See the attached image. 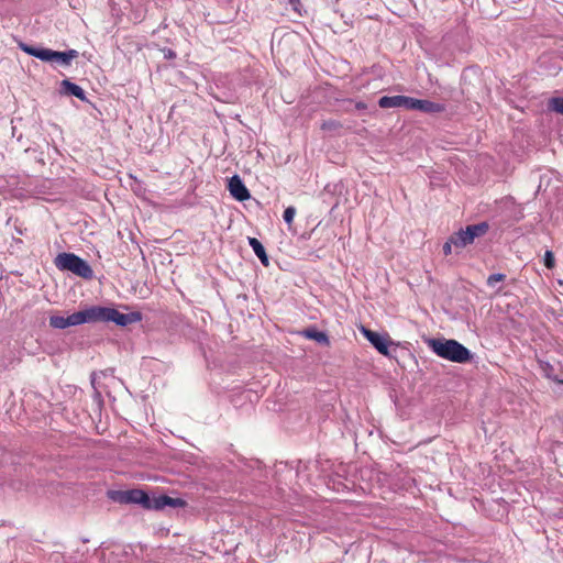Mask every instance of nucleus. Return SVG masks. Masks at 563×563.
<instances>
[{
    "label": "nucleus",
    "instance_id": "nucleus-8",
    "mask_svg": "<svg viewBox=\"0 0 563 563\" xmlns=\"http://www.w3.org/2000/svg\"><path fill=\"white\" fill-rule=\"evenodd\" d=\"M78 56V52L76 49H69L66 52H56L49 48H46L44 60L43 62H57L60 65L68 66L73 59Z\"/></svg>",
    "mask_w": 563,
    "mask_h": 563
},
{
    "label": "nucleus",
    "instance_id": "nucleus-20",
    "mask_svg": "<svg viewBox=\"0 0 563 563\" xmlns=\"http://www.w3.org/2000/svg\"><path fill=\"white\" fill-rule=\"evenodd\" d=\"M342 124L336 120H328L321 124V129L325 131H335L340 129Z\"/></svg>",
    "mask_w": 563,
    "mask_h": 563
},
{
    "label": "nucleus",
    "instance_id": "nucleus-6",
    "mask_svg": "<svg viewBox=\"0 0 563 563\" xmlns=\"http://www.w3.org/2000/svg\"><path fill=\"white\" fill-rule=\"evenodd\" d=\"M412 97L407 96H383L378 100V106L383 109L405 108L411 110Z\"/></svg>",
    "mask_w": 563,
    "mask_h": 563
},
{
    "label": "nucleus",
    "instance_id": "nucleus-13",
    "mask_svg": "<svg viewBox=\"0 0 563 563\" xmlns=\"http://www.w3.org/2000/svg\"><path fill=\"white\" fill-rule=\"evenodd\" d=\"M60 92L66 96H75L81 101L87 100L84 89L68 79L62 80Z\"/></svg>",
    "mask_w": 563,
    "mask_h": 563
},
{
    "label": "nucleus",
    "instance_id": "nucleus-22",
    "mask_svg": "<svg viewBox=\"0 0 563 563\" xmlns=\"http://www.w3.org/2000/svg\"><path fill=\"white\" fill-rule=\"evenodd\" d=\"M296 214V209L295 207H287L284 211V214H283V218H284V221L287 223V224H291L292 220H294V217Z\"/></svg>",
    "mask_w": 563,
    "mask_h": 563
},
{
    "label": "nucleus",
    "instance_id": "nucleus-25",
    "mask_svg": "<svg viewBox=\"0 0 563 563\" xmlns=\"http://www.w3.org/2000/svg\"><path fill=\"white\" fill-rule=\"evenodd\" d=\"M355 108L357 110H365L367 108L366 103L362 102V101H358L355 103Z\"/></svg>",
    "mask_w": 563,
    "mask_h": 563
},
{
    "label": "nucleus",
    "instance_id": "nucleus-12",
    "mask_svg": "<svg viewBox=\"0 0 563 563\" xmlns=\"http://www.w3.org/2000/svg\"><path fill=\"white\" fill-rule=\"evenodd\" d=\"M128 504H137L144 509L151 510L152 498L142 489H129Z\"/></svg>",
    "mask_w": 563,
    "mask_h": 563
},
{
    "label": "nucleus",
    "instance_id": "nucleus-11",
    "mask_svg": "<svg viewBox=\"0 0 563 563\" xmlns=\"http://www.w3.org/2000/svg\"><path fill=\"white\" fill-rule=\"evenodd\" d=\"M411 110H418L423 113H440L445 110V106L430 100L412 98Z\"/></svg>",
    "mask_w": 563,
    "mask_h": 563
},
{
    "label": "nucleus",
    "instance_id": "nucleus-2",
    "mask_svg": "<svg viewBox=\"0 0 563 563\" xmlns=\"http://www.w3.org/2000/svg\"><path fill=\"white\" fill-rule=\"evenodd\" d=\"M54 263L58 269L71 272L81 278L91 279L93 277L90 265L74 253H59Z\"/></svg>",
    "mask_w": 563,
    "mask_h": 563
},
{
    "label": "nucleus",
    "instance_id": "nucleus-3",
    "mask_svg": "<svg viewBox=\"0 0 563 563\" xmlns=\"http://www.w3.org/2000/svg\"><path fill=\"white\" fill-rule=\"evenodd\" d=\"M96 322H114L117 325L126 327L141 321V312L122 313L114 308L95 306Z\"/></svg>",
    "mask_w": 563,
    "mask_h": 563
},
{
    "label": "nucleus",
    "instance_id": "nucleus-19",
    "mask_svg": "<svg viewBox=\"0 0 563 563\" xmlns=\"http://www.w3.org/2000/svg\"><path fill=\"white\" fill-rule=\"evenodd\" d=\"M548 108L556 113L563 114V98L554 97L549 100Z\"/></svg>",
    "mask_w": 563,
    "mask_h": 563
},
{
    "label": "nucleus",
    "instance_id": "nucleus-18",
    "mask_svg": "<svg viewBox=\"0 0 563 563\" xmlns=\"http://www.w3.org/2000/svg\"><path fill=\"white\" fill-rule=\"evenodd\" d=\"M49 325L54 329L68 328L67 318L62 316H52L49 318Z\"/></svg>",
    "mask_w": 563,
    "mask_h": 563
},
{
    "label": "nucleus",
    "instance_id": "nucleus-7",
    "mask_svg": "<svg viewBox=\"0 0 563 563\" xmlns=\"http://www.w3.org/2000/svg\"><path fill=\"white\" fill-rule=\"evenodd\" d=\"M229 191L238 201H245L251 198V194L240 176L234 175L229 179Z\"/></svg>",
    "mask_w": 563,
    "mask_h": 563
},
{
    "label": "nucleus",
    "instance_id": "nucleus-17",
    "mask_svg": "<svg viewBox=\"0 0 563 563\" xmlns=\"http://www.w3.org/2000/svg\"><path fill=\"white\" fill-rule=\"evenodd\" d=\"M107 495L114 503L128 504V490H109Z\"/></svg>",
    "mask_w": 563,
    "mask_h": 563
},
{
    "label": "nucleus",
    "instance_id": "nucleus-23",
    "mask_svg": "<svg viewBox=\"0 0 563 563\" xmlns=\"http://www.w3.org/2000/svg\"><path fill=\"white\" fill-rule=\"evenodd\" d=\"M506 278L504 274H492L487 278V285L494 286L497 282H501Z\"/></svg>",
    "mask_w": 563,
    "mask_h": 563
},
{
    "label": "nucleus",
    "instance_id": "nucleus-14",
    "mask_svg": "<svg viewBox=\"0 0 563 563\" xmlns=\"http://www.w3.org/2000/svg\"><path fill=\"white\" fill-rule=\"evenodd\" d=\"M249 244L253 249L261 263L267 267L269 266V260L263 244L256 238H249Z\"/></svg>",
    "mask_w": 563,
    "mask_h": 563
},
{
    "label": "nucleus",
    "instance_id": "nucleus-4",
    "mask_svg": "<svg viewBox=\"0 0 563 563\" xmlns=\"http://www.w3.org/2000/svg\"><path fill=\"white\" fill-rule=\"evenodd\" d=\"M488 229L489 225L487 222L467 225L465 229H461L451 235V243L454 244L456 250L464 249L472 244L476 238L485 235Z\"/></svg>",
    "mask_w": 563,
    "mask_h": 563
},
{
    "label": "nucleus",
    "instance_id": "nucleus-5",
    "mask_svg": "<svg viewBox=\"0 0 563 563\" xmlns=\"http://www.w3.org/2000/svg\"><path fill=\"white\" fill-rule=\"evenodd\" d=\"M362 333L380 354L385 356L390 355L389 346L394 343L387 334L383 335L364 327L362 328Z\"/></svg>",
    "mask_w": 563,
    "mask_h": 563
},
{
    "label": "nucleus",
    "instance_id": "nucleus-15",
    "mask_svg": "<svg viewBox=\"0 0 563 563\" xmlns=\"http://www.w3.org/2000/svg\"><path fill=\"white\" fill-rule=\"evenodd\" d=\"M303 335L307 338V339H310V340H314L316 342L320 343V344H323V345H329V338L325 332H322V331H318L316 329H306L303 331Z\"/></svg>",
    "mask_w": 563,
    "mask_h": 563
},
{
    "label": "nucleus",
    "instance_id": "nucleus-9",
    "mask_svg": "<svg viewBox=\"0 0 563 563\" xmlns=\"http://www.w3.org/2000/svg\"><path fill=\"white\" fill-rule=\"evenodd\" d=\"M187 505L183 498H173L167 495H161L152 498L151 510H162L165 507L184 508Z\"/></svg>",
    "mask_w": 563,
    "mask_h": 563
},
{
    "label": "nucleus",
    "instance_id": "nucleus-10",
    "mask_svg": "<svg viewBox=\"0 0 563 563\" xmlns=\"http://www.w3.org/2000/svg\"><path fill=\"white\" fill-rule=\"evenodd\" d=\"M68 327L79 325L84 323L96 322L95 306L77 311L66 317Z\"/></svg>",
    "mask_w": 563,
    "mask_h": 563
},
{
    "label": "nucleus",
    "instance_id": "nucleus-1",
    "mask_svg": "<svg viewBox=\"0 0 563 563\" xmlns=\"http://www.w3.org/2000/svg\"><path fill=\"white\" fill-rule=\"evenodd\" d=\"M427 344L438 356L454 363L463 364L473 357L467 347L453 339H429Z\"/></svg>",
    "mask_w": 563,
    "mask_h": 563
},
{
    "label": "nucleus",
    "instance_id": "nucleus-24",
    "mask_svg": "<svg viewBox=\"0 0 563 563\" xmlns=\"http://www.w3.org/2000/svg\"><path fill=\"white\" fill-rule=\"evenodd\" d=\"M454 246L453 243H451V236L448 239V241L443 245V253L444 255H449L452 253V247Z\"/></svg>",
    "mask_w": 563,
    "mask_h": 563
},
{
    "label": "nucleus",
    "instance_id": "nucleus-16",
    "mask_svg": "<svg viewBox=\"0 0 563 563\" xmlns=\"http://www.w3.org/2000/svg\"><path fill=\"white\" fill-rule=\"evenodd\" d=\"M20 48L23 52H25L26 54H29V55H31L33 57H36V58H38L41 60H44L46 48L34 47V46H30V45L24 44V43L20 44Z\"/></svg>",
    "mask_w": 563,
    "mask_h": 563
},
{
    "label": "nucleus",
    "instance_id": "nucleus-21",
    "mask_svg": "<svg viewBox=\"0 0 563 563\" xmlns=\"http://www.w3.org/2000/svg\"><path fill=\"white\" fill-rule=\"evenodd\" d=\"M543 262L545 267L549 269H552L555 266V258L552 251H545Z\"/></svg>",
    "mask_w": 563,
    "mask_h": 563
}]
</instances>
